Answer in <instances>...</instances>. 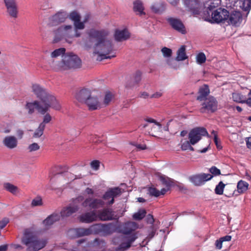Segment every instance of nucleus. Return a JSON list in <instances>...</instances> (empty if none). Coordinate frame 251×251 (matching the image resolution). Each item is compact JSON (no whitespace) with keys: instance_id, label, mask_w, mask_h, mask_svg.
Segmentation results:
<instances>
[{"instance_id":"51","label":"nucleus","mask_w":251,"mask_h":251,"mask_svg":"<svg viewBox=\"0 0 251 251\" xmlns=\"http://www.w3.org/2000/svg\"><path fill=\"white\" fill-rule=\"evenodd\" d=\"M176 59L175 60L173 58L168 59L167 60V64L171 68H174L175 69H177L178 66L176 62Z\"/></svg>"},{"instance_id":"59","label":"nucleus","mask_w":251,"mask_h":251,"mask_svg":"<svg viewBox=\"0 0 251 251\" xmlns=\"http://www.w3.org/2000/svg\"><path fill=\"white\" fill-rule=\"evenodd\" d=\"M212 133L214 134V143H215L217 149H220V150L221 149L222 147L218 143V139L217 135L216 134H215V131L214 130L212 131Z\"/></svg>"},{"instance_id":"29","label":"nucleus","mask_w":251,"mask_h":251,"mask_svg":"<svg viewBox=\"0 0 251 251\" xmlns=\"http://www.w3.org/2000/svg\"><path fill=\"white\" fill-rule=\"evenodd\" d=\"M114 98V95L112 92L109 91H105L104 92L103 101L101 102V107L109 105Z\"/></svg>"},{"instance_id":"56","label":"nucleus","mask_w":251,"mask_h":251,"mask_svg":"<svg viewBox=\"0 0 251 251\" xmlns=\"http://www.w3.org/2000/svg\"><path fill=\"white\" fill-rule=\"evenodd\" d=\"M146 221L147 224L153 225L154 222L153 216L151 214H148L146 217Z\"/></svg>"},{"instance_id":"28","label":"nucleus","mask_w":251,"mask_h":251,"mask_svg":"<svg viewBox=\"0 0 251 251\" xmlns=\"http://www.w3.org/2000/svg\"><path fill=\"white\" fill-rule=\"evenodd\" d=\"M3 144L7 148L12 149L17 146L18 141L15 137L13 136H8L4 138Z\"/></svg>"},{"instance_id":"45","label":"nucleus","mask_w":251,"mask_h":251,"mask_svg":"<svg viewBox=\"0 0 251 251\" xmlns=\"http://www.w3.org/2000/svg\"><path fill=\"white\" fill-rule=\"evenodd\" d=\"M43 205L42 199L40 197H37L34 199L31 202L32 207L41 206Z\"/></svg>"},{"instance_id":"17","label":"nucleus","mask_w":251,"mask_h":251,"mask_svg":"<svg viewBox=\"0 0 251 251\" xmlns=\"http://www.w3.org/2000/svg\"><path fill=\"white\" fill-rule=\"evenodd\" d=\"M85 104L87 106L89 110L93 111L101 108V102L97 96H93L92 94L87 100Z\"/></svg>"},{"instance_id":"44","label":"nucleus","mask_w":251,"mask_h":251,"mask_svg":"<svg viewBox=\"0 0 251 251\" xmlns=\"http://www.w3.org/2000/svg\"><path fill=\"white\" fill-rule=\"evenodd\" d=\"M47 112L44 115L43 121L40 123V124L42 125L45 127L46 126V125L49 124L52 119V117L50 115L47 113Z\"/></svg>"},{"instance_id":"47","label":"nucleus","mask_w":251,"mask_h":251,"mask_svg":"<svg viewBox=\"0 0 251 251\" xmlns=\"http://www.w3.org/2000/svg\"><path fill=\"white\" fill-rule=\"evenodd\" d=\"M197 62L199 64H202L206 61V56L204 53L200 52L197 55Z\"/></svg>"},{"instance_id":"37","label":"nucleus","mask_w":251,"mask_h":251,"mask_svg":"<svg viewBox=\"0 0 251 251\" xmlns=\"http://www.w3.org/2000/svg\"><path fill=\"white\" fill-rule=\"evenodd\" d=\"M146 213L145 209H140L133 215V218L135 220H141L145 217Z\"/></svg>"},{"instance_id":"18","label":"nucleus","mask_w":251,"mask_h":251,"mask_svg":"<svg viewBox=\"0 0 251 251\" xmlns=\"http://www.w3.org/2000/svg\"><path fill=\"white\" fill-rule=\"evenodd\" d=\"M114 212L111 209L104 208L98 212L97 218L101 221H106L113 219Z\"/></svg>"},{"instance_id":"49","label":"nucleus","mask_w":251,"mask_h":251,"mask_svg":"<svg viewBox=\"0 0 251 251\" xmlns=\"http://www.w3.org/2000/svg\"><path fill=\"white\" fill-rule=\"evenodd\" d=\"M40 146L36 143H33L31 144H30L28 147L27 150L29 152H33L35 151L39 150Z\"/></svg>"},{"instance_id":"41","label":"nucleus","mask_w":251,"mask_h":251,"mask_svg":"<svg viewBox=\"0 0 251 251\" xmlns=\"http://www.w3.org/2000/svg\"><path fill=\"white\" fill-rule=\"evenodd\" d=\"M232 98L234 101L239 103H244L245 98L244 96L238 93H234L232 94Z\"/></svg>"},{"instance_id":"38","label":"nucleus","mask_w":251,"mask_h":251,"mask_svg":"<svg viewBox=\"0 0 251 251\" xmlns=\"http://www.w3.org/2000/svg\"><path fill=\"white\" fill-rule=\"evenodd\" d=\"M159 179L162 183V184L166 186L168 188L170 187L173 185V181L172 179L168 177H165L164 176H160Z\"/></svg>"},{"instance_id":"22","label":"nucleus","mask_w":251,"mask_h":251,"mask_svg":"<svg viewBox=\"0 0 251 251\" xmlns=\"http://www.w3.org/2000/svg\"><path fill=\"white\" fill-rule=\"evenodd\" d=\"M79 209V206L77 205H69L64 207L60 212V215L62 218H66L71 216L73 214L77 212Z\"/></svg>"},{"instance_id":"25","label":"nucleus","mask_w":251,"mask_h":251,"mask_svg":"<svg viewBox=\"0 0 251 251\" xmlns=\"http://www.w3.org/2000/svg\"><path fill=\"white\" fill-rule=\"evenodd\" d=\"M114 37L117 41L121 42L128 39L130 37V33L126 29L116 30Z\"/></svg>"},{"instance_id":"27","label":"nucleus","mask_w":251,"mask_h":251,"mask_svg":"<svg viewBox=\"0 0 251 251\" xmlns=\"http://www.w3.org/2000/svg\"><path fill=\"white\" fill-rule=\"evenodd\" d=\"M60 216L59 214L53 213L45 219L43 221V223L46 228H49L50 226L53 225L55 222L58 221L60 220Z\"/></svg>"},{"instance_id":"20","label":"nucleus","mask_w":251,"mask_h":251,"mask_svg":"<svg viewBox=\"0 0 251 251\" xmlns=\"http://www.w3.org/2000/svg\"><path fill=\"white\" fill-rule=\"evenodd\" d=\"M78 218L82 223H90L97 220V216L95 212L92 211L81 214L79 216Z\"/></svg>"},{"instance_id":"54","label":"nucleus","mask_w":251,"mask_h":251,"mask_svg":"<svg viewBox=\"0 0 251 251\" xmlns=\"http://www.w3.org/2000/svg\"><path fill=\"white\" fill-rule=\"evenodd\" d=\"M210 172L213 175L218 176L221 175V171L215 166H212L209 169Z\"/></svg>"},{"instance_id":"7","label":"nucleus","mask_w":251,"mask_h":251,"mask_svg":"<svg viewBox=\"0 0 251 251\" xmlns=\"http://www.w3.org/2000/svg\"><path fill=\"white\" fill-rule=\"evenodd\" d=\"M25 108L27 110L28 113L29 115L33 114L35 109L40 114L44 115L48 112L51 107H50V105L48 103H46V104H42L41 102L36 100L32 102H26Z\"/></svg>"},{"instance_id":"11","label":"nucleus","mask_w":251,"mask_h":251,"mask_svg":"<svg viewBox=\"0 0 251 251\" xmlns=\"http://www.w3.org/2000/svg\"><path fill=\"white\" fill-rule=\"evenodd\" d=\"M184 3L193 15H199L202 10V4L200 0H184Z\"/></svg>"},{"instance_id":"39","label":"nucleus","mask_w":251,"mask_h":251,"mask_svg":"<svg viewBox=\"0 0 251 251\" xmlns=\"http://www.w3.org/2000/svg\"><path fill=\"white\" fill-rule=\"evenodd\" d=\"M45 127L41 124H39L38 127L35 130L33 137L39 138L44 133Z\"/></svg>"},{"instance_id":"3","label":"nucleus","mask_w":251,"mask_h":251,"mask_svg":"<svg viewBox=\"0 0 251 251\" xmlns=\"http://www.w3.org/2000/svg\"><path fill=\"white\" fill-rule=\"evenodd\" d=\"M31 88L32 92L42 104L48 103L52 108L56 110L61 109V105L56 97L47 89L37 83L33 84Z\"/></svg>"},{"instance_id":"5","label":"nucleus","mask_w":251,"mask_h":251,"mask_svg":"<svg viewBox=\"0 0 251 251\" xmlns=\"http://www.w3.org/2000/svg\"><path fill=\"white\" fill-rule=\"evenodd\" d=\"M81 65V59L73 53L65 54L62 60L58 61L53 66L55 71H64L71 69L79 68Z\"/></svg>"},{"instance_id":"58","label":"nucleus","mask_w":251,"mask_h":251,"mask_svg":"<svg viewBox=\"0 0 251 251\" xmlns=\"http://www.w3.org/2000/svg\"><path fill=\"white\" fill-rule=\"evenodd\" d=\"M191 143H190V141H186L183 142L181 148L183 151H186L189 149V147H190V145Z\"/></svg>"},{"instance_id":"1","label":"nucleus","mask_w":251,"mask_h":251,"mask_svg":"<svg viewBox=\"0 0 251 251\" xmlns=\"http://www.w3.org/2000/svg\"><path fill=\"white\" fill-rule=\"evenodd\" d=\"M90 41L95 39L97 41L94 46V53L99 55L97 60L111 59L116 56L113 51V45L111 42L106 39L108 32L105 30H97L91 29L88 32Z\"/></svg>"},{"instance_id":"4","label":"nucleus","mask_w":251,"mask_h":251,"mask_svg":"<svg viewBox=\"0 0 251 251\" xmlns=\"http://www.w3.org/2000/svg\"><path fill=\"white\" fill-rule=\"evenodd\" d=\"M21 242L26 246V251H38L47 243L46 240L38 238L29 229L25 230Z\"/></svg>"},{"instance_id":"23","label":"nucleus","mask_w":251,"mask_h":251,"mask_svg":"<svg viewBox=\"0 0 251 251\" xmlns=\"http://www.w3.org/2000/svg\"><path fill=\"white\" fill-rule=\"evenodd\" d=\"M228 18V23L235 26H238L242 21V15L238 11H234L229 15Z\"/></svg>"},{"instance_id":"48","label":"nucleus","mask_w":251,"mask_h":251,"mask_svg":"<svg viewBox=\"0 0 251 251\" xmlns=\"http://www.w3.org/2000/svg\"><path fill=\"white\" fill-rule=\"evenodd\" d=\"M142 73L140 71H137L133 75V81L135 84H138L141 80Z\"/></svg>"},{"instance_id":"50","label":"nucleus","mask_w":251,"mask_h":251,"mask_svg":"<svg viewBox=\"0 0 251 251\" xmlns=\"http://www.w3.org/2000/svg\"><path fill=\"white\" fill-rule=\"evenodd\" d=\"M161 51L164 57H169L172 54V50L167 47H164L161 49Z\"/></svg>"},{"instance_id":"2","label":"nucleus","mask_w":251,"mask_h":251,"mask_svg":"<svg viewBox=\"0 0 251 251\" xmlns=\"http://www.w3.org/2000/svg\"><path fill=\"white\" fill-rule=\"evenodd\" d=\"M68 17L74 22L75 30V36L76 37H79L80 34L77 33V30L84 28V23L85 21H80L81 17L76 11H73L70 14H68L66 11L61 10L51 17V22L52 25H57L64 22Z\"/></svg>"},{"instance_id":"61","label":"nucleus","mask_w":251,"mask_h":251,"mask_svg":"<svg viewBox=\"0 0 251 251\" xmlns=\"http://www.w3.org/2000/svg\"><path fill=\"white\" fill-rule=\"evenodd\" d=\"M145 121L147 122L150 123H154L156 125H157L158 126H161V124L156 121L154 119L151 118H147L145 119Z\"/></svg>"},{"instance_id":"35","label":"nucleus","mask_w":251,"mask_h":251,"mask_svg":"<svg viewBox=\"0 0 251 251\" xmlns=\"http://www.w3.org/2000/svg\"><path fill=\"white\" fill-rule=\"evenodd\" d=\"M90 235L101 234V224H97L89 227Z\"/></svg>"},{"instance_id":"63","label":"nucleus","mask_w":251,"mask_h":251,"mask_svg":"<svg viewBox=\"0 0 251 251\" xmlns=\"http://www.w3.org/2000/svg\"><path fill=\"white\" fill-rule=\"evenodd\" d=\"M244 103H246L249 107H251V95L248 96L247 99L245 98Z\"/></svg>"},{"instance_id":"31","label":"nucleus","mask_w":251,"mask_h":251,"mask_svg":"<svg viewBox=\"0 0 251 251\" xmlns=\"http://www.w3.org/2000/svg\"><path fill=\"white\" fill-rule=\"evenodd\" d=\"M220 3L219 0H209L204 4V7L206 9L205 11H208L211 12L214 11V9L218 6Z\"/></svg>"},{"instance_id":"30","label":"nucleus","mask_w":251,"mask_h":251,"mask_svg":"<svg viewBox=\"0 0 251 251\" xmlns=\"http://www.w3.org/2000/svg\"><path fill=\"white\" fill-rule=\"evenodd\" d=\"M101 234L104 235H110L115 231V226L114 224L109 223L107 224H101Z\"/></svg>"},{"instance_id":"6","label":"nucleus","mask_w":251,"mask_h":251,"mask_svg":"<svg viewBox=\"0 0 251 251\" xmlns=\"http://www.w3.org/2000/svg\"><path fill=\"white\" fill-rule=\"evenodd\" d=\"M229 12L221 8L209 12L208 11L203 12V18L206 21L211 23H220L228 19Z\"/></svg>"},{"instance_id":"60","label":"nucleus","mask_w":251,"mask_h":251,"mask_svg":"<svg viewBox=\"0 0 251 251\" xmlns=\"http://www.w3.org/2000/svg\"><path fill=\"white\" fill-rule=\"evenodd\" d=\"M223 242V241L220 238L218 240H217L215 242L216 248L218 250L221 249L222 248Z\"/></svg>"},{"instance_id":"53","label":"nucleus","mask_w":251,"mask_h":251,"mask_svg":"<svg viewBox=\"0 0 251 251\" xmlns=\"http://www.w3.org/2000/svg\"><path fill=\"white\" fill-rule=\"evenodd\" d=\"M100 162L99 160H93L91 162V167L95 170H98L100 167Z\"/></svg>"},{"instance_id":"33","label":"nucleus","mask_w":251,"mask_h":251,"mask_svg":"<svg viewBox=\"0 0 251 251\" xmlns=\"http://www.w3.org/2000/svg\"><path fill=\"white\" fill-rule=\"evenodd\" d=\"M187 58L186 54V48L185 46H182L177 51L176 61H183Z\"/></svg>"},{"instance_id":"16","label":"nucleus","mask_w":251,"mask_h":251,"mask_svg":"<svg viewBox=\"0 0 251 251\" xmlns=\"http://www.w3.org/2000/svg\"><path fill=\"white\" fill-rule=\"evenodd\" d=\"M68 234L72 238L88 236L90 235L89 227L72 228L68 231Z\"/></svg>"},{"instance_id":"26","label":"nucleus","mask_w":251,"mask_h":251,"mask_svg":"<svg viewBox=\"0 0 251 251\" xmlns=\"http://www.w3.org/2000/svg\"><path fill=\"white\" fill-rule=\"evenodd\" d=\"M210 93V90L207 85L204 84L200 87L198 92L199 95L197 100L200 101H202L204 100L207 99V96Z\"/></svg>"},{"instance_id":"55","label":"nucleus","mask_w":251,"mask_h":251,"mask_svg":"<svg viewBox=\"0 0 251 251\" xmlns=\"http://www.w3.org/2000/svg\"><path fill=\"white\" fill-rule=\"evenodd\" d=\"M60 30L64 31L66 34L70 33V31H72L73 27L71 25H66L62 26L60 27Z\"/></svg>"},{"instance_id":"12","label":"nucleus","mask_w":251,"mask_h":251,"mask_svg":"<svg viewBox=\"0 0 251 251\" xmlns=\"http://www.w3.org/2000/svg\"><path fill=\"white\" fill-rule=\"evenodd\" d=\"M213 176L210 174L201 173L189 176V180L195 186H201L210 180Z\"/></svg>"},{"instance_id":"36","label":"nucleus","mask_w":251,"mask_h":251,"mask_svg":"<svg viewBox=\"0 0 251 251\" xmlns=\"http://www.w3.org/2000/svg\"><path fill=\"white\" fill-rule=\"evenodd\" d=\"M144 7L142 2L140 0H137L133 3V10L135 12H138L140 15L145 14Z\"/></svg>"},{"instance_id":"64","label":"nucleus","mask_w":251,"mask_h":251,"mask_svg":"<svg viewBox=\"0 0 251 251\" xmlns=\"http://www.w3.org/2000/svg\"><path fill=\"white\" fill-rule=\"evenodd\" d=\"M246 144L247 147L249 149H251V137L247 138L246 140Z\"/></svg>"},{"instance_id":"9","label":"nucleus","mask_w":251,"mask_h":251,"mask_svg":"<svg viewBox=\"0 0 251 251\" xmlns=\"http://www.w3.org/2000/svg\"><path fill=\"white\" fill-rule=\"evenodd\" d=\"M7 15L16 19L18 17L19 7L16 0H3Z\"/></svg>"},{"instance_id":"62","label":"nucleus","mask_w":251,"mask_h":251,"mask_svg":"<svg viewBox=\"0 0 251 251\" xmlns=\"http://www.w3.org/2000/svg\"><path fill=\"white\" fill-rule=\"evenodd\" d=\"M162 96V93L161 91L156 92L151 96V98L158 99Z\"/></svg>"},{"instance_id":"34","label":"nucleus","mask_w":251,"mask_h":251,"mask_svg":"<svg viewBox=\"0 0 251 251\" xmlns=\"http://www.w3.org/2000/svg\"><path fill=\"white\" fill-rule=\"evenodd\" d=\"M248 187L249 183L247 182L241 180L237 183L238 192L240 194L243 193L248 190Z\"/></svg>"},{"instance_id":"24","label":"nucleus","mask_w":251,"mask_h":251,"mask_svg":"<svg viewBox=\"0 0 251 251\" xmlns=\"http://www.w3.org/2000/svg\"><path fill=\"white\" fill-rule=\"evenodd\" d=\"M127 242L122 243L117 249L118 251H125L131 246V244L137 238L135 234L129 235L126 237Z\"/></svg>"},{"instance_id":"14","label":"nucleus","mask_w":251,"mask_h":251,"mask_svg":"<svg viewBox=\"0 0 251 251\" xmlns=\"http://www.w3.org/2000/svg\"><path fill=\"white\" fill-rule=\"evenodd\" d=\"M166 20L174 30L182 34L186 33L185 25L179 19L169 17L166 19Z\"/></svg>"},{"instance_id":"32","label":"nucleus","mask_w":251,"mask_h":251,"mask_svg":"<svg viewBox=\"0 0 251 251\" xmlns=\"http://www.w3.org/2000/svg\"><path fill=\"white\" fill-rule=\"evenodd\" d=\"M165 5L162 2L155 3L151 6L152 11L156 14H161L165 10Z\"/></svg>"},{"instance_id":"21","label":"nucleus","mask_w":251,"mask_h":251,"mask_svg":"<svg viewBox=\"0 0 251 251\" xmlns=\"http://www.w3.org/2000/svg\"><path fill=\"white\" fill-rule=\"evenodd\" d=\"M91 90L86 88H83L76 93L75 98L78 101L85 104L87 100L91 96Z\"/></svg>"},{"instance_id":"42","label":"nucleus","mask_w":251,"mask_h":251,"mask_svg":"<svg viewBox=\"0 0 251 251\" xmlns=\"http://www.w3.org/2000/svg\"><path fill=\"white\" fill-rule=\"evenodd\" d=\"M65 49L63 48L56 49L51 52V56L52 58H55L59 56L64 55L65 53Z\"/></svg>"},{"instance_id":"13","label":"nucleus","mask_w":251,"mask_h":251,"mask_svg":"<svg viewBox=\"0 0 251 251\" xmlns=\"http://www.w3.org/2000/svg\"><path fill=\"white\" fill-rule=\"evenodd\" d=\"M104 202L99 199L88 198L82 203L81 205L84 208H88L90 209H96L103 207Z\"/></svg>"},{"instance_id":"43","label":"nucleus","mask_w":251,"mask_h":251,"mask_svg":"<svg viewBox=\"0 0 251 251\" xmlns=\"http://www.w3.org/2000/svg\"><path fill=\"white\" fill-rule=\"evenodd\" d=\"M225 187V184L222 182L220 181L219 184L216 185L215 189V193L217 195H222L223 194V191L224 188Z\"/></svg>"},{"instance_id":"52","label":"nucleus","mask_w":251,"mask_h":251,"mask_svg":"<svg viewBox=\"0 0 251 251\" xmlns=\"http://www.w3.org/2000/svg\"><path fill=\"white\" fill-rule=\"evenodd\" d=\"M84 201V200L83 196H79L77 198H76L75 199H73V205H77L78 206V204L80 203V202H81V203H82Z\"/></svg>"},{"instance_id":"57","label":"nucleus","mask_w":251,"mask_h":251,"mask_svg":"<svg viewBox=\"0 0 251 251\" xmlns=\"http://www.w3.org/2000/svg\"><path fill=\"white\" fill-rule=\"evenodd\" d=\"M9 220L7 218H4L0 221V229L3 228L9 223Z\"/></svg>"},{"instance_id":"40","label":"nucleus","mask_w":251,"mask_h":251,"mask_svg":"<svg viewBox=\"0 0 251 251\" xmlns=\"http://www.w3.org/2000/svg\"><path fill=\"white\" fill-rule=\"evenodd\" d=\"M4 187L6 190L13 194H15L18 190L17 187L9 183H4Z\"/></svg>"},{"instance_id":"46","label":"nucleus","mask_w":251,"mask_h":251,"mask_svg":"<svg viewBox=\"0 0 251 251\" xmlns=\"http://www.w3.org/2000/svg\"><path fill=\"white\" fill-rule=\"evenodd\" d=\"M148 192L151 196L158 197L159 196V191L154 187H150L148 189Z\"/></svg>"},{"instance_id":"10","label":"nucleus","mask_w":251,"mask_h":251,"mask_svg":"<svg viewBox=\"0 0 251 251\" xmlns=\"http://www.w3.org/2000/svg\"><path fill=\"white\" fill-rule=\"evenodd\" d=\"M208 133L205 128L196 127L192 129L188 135V138L191 145H195L201 138V136L208 135Z\"/></svg>"},{"instance_id":"8","label":"nucleus","mask_w":251,"mask_h":251,"mask_svg":"<svg viewBox=\"0 0 251 251\" xmlns=\"http://www.w3.org/2000/svg\"><path fill=\"white\" fill-rule=\"evenodd\" d=\"M200 109L201 113H214L218 109V101L213 96H209L203 100Z\"/></svg>"},{"instance_id":"19","label":"nucleus","mask_w":251,"mask_h":251,"mask_svg":"<svg viewBox=\"0 0 251 251\" xmlns=\"http://www.w3.org/2000/svg\"><path fill=\"white\" fill-rule=\"evenodd\" d=\"M138 228V225L134 222H128L125 223L121 227L120 231L124 234H129Z\"/></svg>"},{"instance_id":"15","label":"nucleus","mask_w":251,"mask_h":251,"mask_svg":"<svg viewBox=\"0 0 251 251\" xmlns=\"http://www.w3.org/2000/svg\"><path fill=\"white\" fill-rule=\"evenodd\" d=\"M122 193L121 190L118 187L111 188L107 191L102 196V199L104 200H109L108 204L111 205L114 202V198L121 195Z\"/></svg>"}]
</instances>
